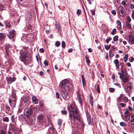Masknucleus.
Returning <instances> with one entry per match:
<instances>
[{"mask_svg":"<svg viewBox=\"0 0 134 134\" xmlns=\"http://www.w3.org/2000/svg\"><path fill=\"white\" fill-rule=\"evenodd\" d=\"M105 58L106 59L108 60V53H105Z\"/></svg>","mask_w":134,"mask_h":134,"instance_id":"nucleus-63","label":"nucleus"},{"mask_svg":"<svg viewBox=\"0 0 134 134\" xmlns=\"http://www.w3.org/2000/svg\"><path fill=\"white\" fill-rule=\"evenodd\" d=\"M126 26L127 27L129 28L130 29L131 27V24L128 22H126Z\"/></svg>","mask_w":134,"mask_h":134,"instance_id":"nucleus-36","label":"nucleus"},{"mask_svg":"<svg viewBox=\"0 0 134 134\" xmlns=\"http://www.w3.org/2000/svg\"><path fill=\"white\" fill-rule=\"evenodd\" d=\"M64 91L63 90L61 92V95L62 98L65 100H68L67 98L68 96V92L67 91Z\"/></svg>","mask_w":134,"mask_h":134,"instance_id":"nucleus-10","label":"nucleus"},{"mask_svg":"<svg viewBox=\"0 0 134 134\" xmlns=\"http://www.w3.org/2000/svg\"><path fill=\"white\" fill-rule=\"evenodd\" d=\"M62 113L63 114L65 115L67 114V111L66 110H62L61 111Z\"/></svg>","mask_w":134,"mask_h":134,"instance_id":"nucleus-48","label":"nucleus"},{"mask_svg":"<svg viewBox=\"0 0 134 134\" xmlns=\"http://www.w3.org/2000/svg\"><path fill=\"white\" fill-rule=\"evenodd\" d=\"M118 36H115L113 37V40L115 41H116L118 40Z\"/></svg>","mask_w":134,"mask_h":134,"instance_id":"nucleus-39","label":"nucleus"},{"mask_svg":"<svg viewBox=\"0 0 134 134\" xmlns=\"http://www.w3.org/2000/svg\"><path fill=\"white\" fill-rule=\"evenodd\" d=\"M116 11L115 10H113L111 11V13L113 15H115L116 14Z\"/></svg>","mask_w":134,"mask_h":134,"instance_id":"nucleus-57","label":"nucleus"},{"mask_svg":"<svg viewBox=\"0 0 134 134\" xmlns=\"http://www.w3.org/2000/svg\"><path fill=\"white\" fill-rule=\"evenodd\" d=\"M1 134H6V132L5 131L3 130H1Z\"/></svg>","mask_w":134,"mask_h":134,"instance_id":"nucleus-55","label":"nucleus"},{"mask_svg":"<svg viewBox=\"0 0 134 134\" xmlns=\"http://www.w3.org/2000/svg\"><path fill=\"white\" fill-rule=\"evenodd\" d=\"M32 100L33 103L35 104H37L38 103L37 99L35 96H33L32 97Z\"/></svg>","mask_w":134,"mask_h":134,"instance_id":"nucleus-17","label":"nucleus"},{"mask_svg":"<svg viewBox=\"0 0 134 134\" xmlns=\"http://www.w3.org/2000/svg\"><path fill=\"white\" fill-rule=\"evenodd\" d=\"M71 109L70 110L69 114L72 113L77 115L79 113V110L76 105H72L70 106Z\"/></svg>","mask_w":134,"mask_h":134,"instance_id":"nucleus-4","label":"nucleus"},{"mask_svg":"<svg viewBox=\"0 0 134 134\" xmlns=\"http://www.w3.org/2000/svg\"><path fill=\"white\" fill-rule=\"evenodd\" d=\"M119 77L121 79H122L123 82L125 83H126L129 81L128 76L123 74H120Z\"/></svg>","mask_w":134,"mask_h":134,"instance_id":"nucleus-6","label":"nucleus"},{"mask_svg":"<svg viewBox=\"0 0 134 134\" xmlns=\"http://www.w3.org/2000/svg\"><path fill=\"white\" fill-rule=\"evenodd\" d=\"M6 80L8 83L10 84L15 81V78H14V77L12 78L10 77H8L6 78Z\"/></svg>","mask_w":134,"mask_h":134,"instance_id":"nucleus-14","label":"nucleus"},{"mask_svg":"<svg viewBox=\"0 0 134 134\" xmlns=\"http://www.w3.org/2000/svg\"><path fill=\"white\" fill-rule=\"evenodd\" d=\"M44 64L46 66L48 65V64L47 61V60H45L44 62Z\"/></svg>","mask_w":134,"mask_h":134,"instance_id":"nucleus-53","label":"nucleus"},{"mask_svg":"<svg viewBox=\"0 0 134 134\" xmlns=\"http://www.w3.org/2000/svg\"><path fill=\"white\" fill-rule=\"evenodd\" d=\"M11 119L12 122H14L15 121V115H13L11 116Z\"/></svg>","mask_w":134,"mask_h":134,"instance_id":"nucleus-30","label":"nucleus"},{"mask_svg":"<svg viewBox=\"0 0 134 134\" xmlns=\"http://www.w3.org/2000/svg\"><path fill=\"white\" fill-rule=\"evenodd\" d=\"M62 47L63 48H64L65 47V43L64 41H63L62 42Z\"/></svg>","mask_w":134,"mask_h":134,"instance_id":"nucleus-40","label":"nucleus"},{"mask_svg":"<svg viewBox=\"0 0 134 134\" xmlns=\"http://www.w3.org/2000/svg\"><path fill=\"white\" fill-rule=\"evenodd\" d=\"M38 119L40 122L43 123L45 122V118L42 115H39L38 116Z\"/></svg>","mask_w":134,"mask_h":134,"instance_id":"nucleus-13","label":"nucleus"},{"mask_svg":"<svg viewBox=\"0 0 134 134\" xmlns=\"http://www.w3.org/2000/svg\"><path fill=\"white\" fill-rule=\"evenodd\" d=\"M127 20L129 22H130L131 19L129 16H127Z\"/></svg>","mask_w":134,"mask_h":134,"instance_id":"nucleus-61","label":"nucleus"},{"mask_svg":"<svg viewBox=\"0 0 134 134\" xmlns=\"http://www.w3.org/2000/svg\"><path fill=\"white\" fill-rule=\"evenodd\" d=\"M86 114L87 118H91L90 113L88 112L87 110L86 111Z\"/></svg>","mask_w":134,"mask_h":134,"instance_id":"nucleus-28","label":"nucleus"},{"mask_svg":"<svg viewBox=\"0 0 134 134\" xmlns=\"http://www.w3.org/2000/svg\"><path fill=\"white\" fill-rule=\"evenodd\" d=\"M127 88H129L130 90L132 89V83L131 82H129L127 83Z\"/></svg>","mask_w":134,"mask_h":134,"instance_id":"nucleus-20","label":"nucleus"},{"mask_svg":"<svg viewBox=\"0 0 134 134\" xmlns=\"http://www.w3.org/2000/svg\"><path fill=\"white\" fill-rule=\"evenodd\" d=\"M121 73H122L123 74L127 72L126 69H125L123 68H121Z\"/></svg>","mask_w":134,"mask_h":134,"instance_id":"nucleus-27","label":"nucleus"},{"mask_svg":"<svg viewBox=\"0 0 134 134\" xmlns=\"http://www.w3.org/2000/svg\"><path fill=\"white\" fill-rule=\"evenodd\" d=\"M20 60L23 62L27 61L28 59L27 52L26 51H24L22 53L19 57Z\"/></svg>","mask_w":134,"mask_h":134,"instance_id":"nucleus-3","label":"nucleus"},{"mask_svg":"<svg viewBox=\"0 0 134 134\" xmlns=\"http://www.w3.org/2000/svg\"><path fill=\"white\" fill-rule=\"evenodd\" d=\"M9 103L10 104V105H15L16 103V101H11L10 103Z\"/></svg>","mask_w":134,"mask_h":134,"instance_id":"nucleus-47","label":"nucleus"},{"mask_svg":"<svg viewBox=\"0 0 134 134\" xmlns=\"http://www.w3.org/2000/svg\"><path fill=\"white\" fill-rule=\"evenodd\" d=\"M25 115L27 116H30L33 113L32 111L30 109L26 108L24 111Z\"/></svg>","mask_w":134,"mask_h":134,"instance_id":"nucleus-7","label":"nucleus"},{"mask_svg":"<svg viewBox=\"0 0 134 134\" xmlns=\"http://www.w3.org/2000/svg\"><path fill=\"white\" fill-rule=\"evenodd\" d=\"M82 84L83 86L85 85L86 84V81L85 80V79H83V80H82Z\"/></svg>","mask_w":134,"mask_h":134,"instance_id":"nucleus-64","label":"nucleus"},{"mask_svg":"<svg viewBox=\"0 0 134 134\" xmlns=\"http://www.w3.org/2000/svg\"><path fill=\"white\" fill-rule=\"evenodd\" d=\"M118 9L119 11V12L120 14V15L122 17L124 16L125 14V9L122 7L120 6L118 7Z\"/></svg>","mask_w":134,"mask_h":134,"instance_id":"nucleus-8","label":"nucleus"},{"mask_svg":"<svg viewBox=\"0 0 134 134\" xmlns=\"http://www.w3.org/2000/svg\"><path fill=\"white\" fill-rule=\"evenodd\" d=\"M77 97L78 100L81 105H82V100L81 98V94L79 91H78L77 92Z\"/></svg>","mask_w":134,"mask_h":134,"instance_id":"nucleus-9","label":"nucleus"},{"mask_svg":"<svg viewBox=\"0 0 134 134\" xmlns=\"http://www.w3.org/2000/svg\"><path fill=\"white\" fill-rule=\"evenodd\" d=\"M111 40V38L110 37H108L106 40V42L107 43H108Z\"/></svg>","mask_w":134,"mask_h":134,"instance_id":"nucleus-51","label":"nucleus"},{"mask_svg":"<svg viewBox=\"0 0 134 134\" xmlns=\"http://www.w3.org/2000/svg\"><path fill=\"white\" fill-rule=\"evenodd\" d=\"M6 26L8 27H9L10 26V23L8 22H6L5 23Z\"/></svg>","mask_w":134,"mask_h":134,"instance_id":"nucleus-42","label":"nucleus"},{"mask_svg":"<svg viewBox=\"0 0 134 134\" xmlns=\"http://www.w3.org/2000/svg\"><path fill=\"white\" fill-rule=\"evenodd\" d=\"M59 86L62 89H64L65 91L69 90L72 88V85L69 81L65 79L61 82Z\"/></svg>","mask_w":134,"mask_h":134,"instance_id":"nucleus-1","label":"nucleus"},{"mask_svg":"<svg viewBox=\"0 0 134 134\" xmlns=\"http://www.w3.org/2000/svg\"><path fill=\"white\" fill-rule=\"evenodd\" d=\"M5 37V35L3 33H0V41L3 40Z\"/></svg>","mask_w":134,"mask_h":134,"instance_id":"nucleus-18","label":"nucleus"},{"mask_svg":"<svg viewBox=\"0 0 134 134\" xmlns=\"http://www.w3.org/2000/svg\"><path fill=\"white\" fill-rule=\"evenodd\" d=\"M114 84L115 85L117 86L118 87H119L120 88V85L118 83H114Z\"/></svg>","mask_w":134,"mask_h":134,"instance_id":"nucleus-58","label":"nucleus"},{"mask_svg":"<svg viewBox=\"0 0 134 134\" xmlns=\"http://www.w3.org/2000/svg\"><path fill=\"white\" fill-rule=\"evenodd\" d=\"M69 118L71 120H72V118L74 121L77 120L78 121H79L80 120V117L79 115H75L72 113H70L69 114Z\"/></svg>","mask_w":134,"mask_h":134,"instance_id":"nucleus-5","label":"nucleus"},{"mask_svg":"<svg viewBox=\"0 0 134 134\" xmlns=\"http://www.w3.org/2000/svg\"><path fill=\"white\" fill-rule=\"evenodd\" d=\"M30 100V98L29 97H26L24 98L23 100L24 102L27 103V102L29 101Z\"/></svg>","mask_w":134,"mask_h":134,"instance_id":"nucleus-23","label":"nucleus"},{"mask_svg":"<svg viewBox=\"0 0 134 134\" xmlns=\"http://www.w3.org/2000/svg\"><path fill=\"white\" fill-rule=\"evenodd\" d=\"M120 125L123 127H125L126 126V124L124 122H121L120 123Z\"/></svg>","mask_w":134,"mask_h":134,"instance_id":"nucleus-32","label":"nucleus"},{"mask_svg":"<svg viewBox=\"0 0 134 134\" xmlns=\"http://www.w3.org/2000/svg\"><path fill=\"white\" fill-rule=\"evenodd\" d=\"M48 130L51 133H53L54 132V129L53 126H52L51 127L49 128Z\"/></svg>","mask_w":134,"mask_h":134,"instance_id":"nucleus-25","label":"nucleus"},{"mask_svg":"<svg viewBox=\"0 0 134 134\" xmlns=\"http://www.w3.org/2000/svg\"><path fill=\"white\" fill-rule=\"evenodd\" d=\"M116 32V29H114L111 31V33L113 35L115 34Z\"/></svg>","mask_w":134,"mask_h":134,"instance_id":"nucleus-38","label":"nucleus"},{"mask_svg":"<svg viewBox=\"0 0 134 134\" xmlns=\"http://www.w3.org/2000/svg\"><path fill=\"white\" fill-rule=\"evenodd\" d=\"M87 121L88 124L89 125H92V122L91 121V118H87Z\"/></svg>","mask_w":134,"mask_h":134,"instance_id":"nucleus-31","label":"nucleus"},{"mask_svg":"<svg viewBox=\"0 0 134 134\" xmlns=\"http://www.w3.org/2000/svg\"><path fill=\"white\" fill-rule=\"evenodd\" d=\"M15 32L14 30H12L10 31L9 36V37L10 39L13 38L15 36Z\"/></svg>","mask_w":134,"mask_h":134,"instance_id":"nucleus-15","label":"nucleus"},{"mask_svg":"<svg viewBox=\"0 0 134 134\" xmlns=\"http://www.w3.org/2000/svg\"><path fill=\"white\" fill-rule=\"evenodd\" d=\"M129 42L130 44H134V36L130 35L129 36Z\"/></svg>","mask_w":134,"mask_h":134,"instance_id":"nucleus-12","label":"nucleus"},{"mask_svg":"<svg viewBox=\"0 0 134 134\" xmlns=\"http://www.w3.org/2000/svg\"><path fill=\"white\" fill-rule=\"evenodd\" d=\"M27 124L29 125H33L35 122V120L34 118H30L27 120Z\"/></svg>","mask_w":134,"mask_h":134,"instance_id":"nucleus-11","label":"nucleus"},{"mask_svg":"<svg viewBox=\"0 0 134 134\" xmlns=\"http://www.w3.org/2000/svg\"><path fill=\"white\" fill-rule=\"evenodd\" d=\"M109 90L110 92H114L115 91V89L112 88H110L109 89Z\"/></svg>","mask_w":134,"mask_h":134,"instance_id":"nucleus-44","label":"nucleus"},{"mask_svg":"<svg viewBox=\"0 0 134 134\" xmlns=\"http://www.w3.org/2000/svg\"><path fill=\"white\" fill-rule=\"evenodd\" d=\"M116 24L119 25L120 26L119 28H121V23L120 21L119 20H118L116 22Z\"/></svg>","mask_w":134,"mask_h":134,"instance_id":"nucleus-37","label":"nucleus"},{"mask_svg":"<svg viewBox=\"0 0 134 134\" xmlns=\"http://www.w3.org/2000/svg\"><path fill=\"white\" fill-rule=\"evenodd\" d=\"M99 85H98L97 86V91L98 93H100V91L99 90Z\"/></svg>","mask_w":134,"mask_h":134,"instance_id":"nucleus-52","label":"nucleus"},{"mask_svg":"<svg viewBox=\"0 0 134 134\" xmlns=\"http://www.w3.org/2000/svg\"><path fill=\"white\" fill-rule=\"evenodd\" d=\"M128 57V54H126L124 56V57L123 58L124 61L125 62H126L127 61V58Z\"/></svg>","mask_w":134,"mask_h":134,"instance_id":"nucleus-24","label":"nucleus"},{"mask_svg":"<svg viewBox=\"0 0 134 134\" xmlns=\"http://www.w3.org/2000/svg\"><path fill=\"white\" fill-rule=\"evenodd\" d=\"M109 56L110 57H112L114 55V54L112 52L109 51Z\"/></svg>","mask_w":134,"mask_h":134,"instance_id":"nucleus-41","label":"nucleus"},{"mask_svg":"<svg viewBox=\"0 0 134 134\" xmlns=\"http://www.w3.org/2000/svg\"><path fill=\"white\" fill-rule=\"evenodd\" d=\"M81 13V11L80 9H78L77 12V15H80Z\"/></svg>","mask_w":134,"mask_h":134,"instance_id":"nucleus-50","label":"nucleus"},{"mask_svg":"<svg viewBox=\"0 0 134 134\" xmlns=\"http://www.w3.org/2000/svg\"><path fill=\"white\" fill-rule=\"evenodd\" d=\"M16 98L14 96H11L10 97L9 103H10L11 101H16Z\"/></svg>","mask_w":134,"mask_h":134,"instance_id":"nucleus-19","label":"nucleus"},{"mask_svg":"<svg viewBox=\"0 0 134 134\" xmlns=\"http://www.w3.org/2000/svg\"><path fill=\"white\" fill-rule=\"evenodd\" d=\"M62 122V121L61 119H59L58 120V124L59 125H60Z\"/></svg>","mask_w":134,"mask_h":134,"instance_id":"nucleus-60","label":"nucleus"},{"mask_svg":"<svg viewBox=\"0 0 134 134\" xmlns=\"http://www.w3.org/2000/svg\"><path fill=\"white\" fill-rule=\"evenodd\" d=\"M56 28L58 30H59L60 29V24H56L55 25Z\"/></svg>","mask_w":134,"mask_h":134,"instance_id":"nucleus-35","label":"nucleus"},{"mask_svg":"<svg viewBox=\"0 0 134 134\" xmlns=\"http://www.w3.org/2000/svg\"><path fill=\"white\" fill-rule=\"evenodd\" d=\"M1 111H4L5 110V106L4 104H2L1 105Z\"/></svg>","mask_w":134,"mask_h":134,"instance_id":"nucleus-29","label":"nucleus"},{"mask_svg":"<svg viewBox=\"0 0 134 134\" xmlns=\"http://www.w3.org/2000/svg\"><path fill=\"white\" fill-rule=\"evenodd\" d=\"M59 86L62 89H64L65 91L69 90L72 88V85L69 81L65 79L61 82Z\"/></svg>","mask_w":134,"mask_h":134,"instance_id":"nucleus-2","label":"nucleus"},{"mask_svg":"<svg viewBox=\"0 0 134 134\" xmlns=\"http://www.w3.org/2000/svg\"><path fill=\"white\" fill-rule=\"evenodd\" d=\"M4 7L3 5L1 4H0V10H3L4 9Z\"/></svg>","mask_w":134,"mask_h":134,"instance_id":"nucleus-56","label":"nucleus"},{"mask_svg":"<svg viewBox=\"0 0 134 134\" xmlns=\"http://www.w3.org/2000/svg\"><path fill=\"white\" fill-rule=\"evenodd\" d=\"M114 63L115 65L116 68L118 69L119 68V62L118 60L116 59L114 61Z\"/></svg>","mask_w":134,"mask_h":134,"instance_id":"nucleus-16","label":"nucleus"},{"mask_svg":"<svg viewBox=\"0 0 134 134\" xmlns=\"http://www.w3.org/2000/svg\"><path fill=\"white\" fill-rule=\"evenodd\" d=\"M134 60V58L132 56H131L129 58V61L130 62H133Z\"/></svg>","mask_w":134,"mask_h":134,"instance_id":"nucleus-43","label":"nucleus"},{"mask_svg":"<svg viewBox=\"0 0 134 134\" xmlns=\"http://www.w3.org/2000/svg\"><path fill=\"white\" fill-rule=\"evenodd\" d=\"M2 120L3 122H8L9 121V118L7 117L3 118L2 119Z\"/></svg>","mask_w":134,"mask_h":134,"instance_id":"nucleus-22","label":"nucleus"},{"mask_svg":"<svg viewBox=\"0 0 134 134\" xmlns=\"http://www.w3.org/2000/svg\"><path fill=\"white\" fill-rule=\"evenodd\" d=\"M10 108L8 106H5V112L7 113L8 112L10 111Z\"/></svg>","mask_w":134,"mask_h":134,"instance_id":"nucleus-26","label":"nucleus"},{"mask_svg":"<svg viewBox=\"0 0 134 134\" xmlns=\"http://www.w3.org/2000/svg\"><path fill=\"white\" fill-rule=\"evenodd\" d=\"M121 4L122 5H124L125 7L127 6V5L126 4L125 1H123L121 2Z\"/></svg>","mask_w":134,"mask_h":134,"instance_id":"nucleus-49","label":"nucleus"},{"mask_svg":"<svg viewBox=\"0 0 134 134\" xmlns=\"http://www.w3.org/2000/svg\"><path fill=\"white\" fill-rule=\"evenodd\" d=\"M130 115L129 114H126L125 116V119H130Z\"/></svg>","mask_w":134,"mask_h":134,"instance_id":"nucleus-45","label":"nucleus"},{"mask_svg":"<svg viewBox=\"0 0 134 134\" xmlns=\"http://www.w3.org/2000/svg\"><path fill=\"white\" fill-rule=\"evenodd\" d=\"M129 111L128 109H127L124 112V114H129Z\"/></svg>","mask_w":134,"mask_h":134,"instance_id":"nucleus-62","label":"nucleus"},{"mask_svg":"<svg viewBox=\"0 0 134 134\" xmlns=\"http://www.w3.org/2000/svg\"><path fill=\"white\" fill-rule=\"evenodd\" d=\"M123 100L124 102L126 103L128 102V99L127 97H125L123 98Z\"/></svg>","mask_w":134,"mask_h":134,"instance_id":"nucleus-33","label":"nucleus"},{"mask_svg":"<svg viewBox=\"0 0 134 134\" xmlns=\"http://www.w3.org/2000/svg\"><path fill=\"white\" fill-rule=\"evenodd\" d=\"M105 49L107 50H108L110 48V46H108V45H105Z\"/></svg>","mask_w":134,"mask_h":134,"instance_id":"nucleus-59","label":"nucleus"},{"mask_svg":"<svg viewBox=\"0 0 134 134\" xmlns=\"http://www.w3.org/2000/svg\"><path fill=\"white\" fill-rule=\"evenodd\" d=\"M55 44L56 46L58 47L60 46V43L59 41H57L56 42Z\"/></svg>","mask_w":134,"mask_h":134,"instance_id":"nucleus-46","label":"nucleus"},{"mask_svg":"<svg viewBox=\"0 0 134 134\" xmlns=\"http://www.w3.org/2000/svg\"><path fill=\"white\" fill-rule=\"evenodd\" d=\"M130 122L131 124L134 125V115H132L131 117Z\"/></svg>","mask_w":134,"mask_h":134,"instance_id":"nucleus-21","label":"nucleus"},{"mask_svg":"<svg viewBox=\"0 0 134 134\" xmlns=\"http://www.w3.org/2000/svg\"><path fill=\"white\" fill-rule=\"evenodd\" d=\"M85 58L86 60V63L88 65H89V63L90 62V60L87 57H85Z\"/></svg>","mask_w":134,"mask_h":134,"instance_id":"nucleus-34","label":"nucleus"},{"mask_svg":"<svg viewBox=\"0 0 134 134\" xmlns=\"http://www.w3.org/2000/svg\"><path fill=\"white\" fill-rule=\"evenodd\" d=\"M56 97L58 99L59 98V93L58 92H56Z\"/></svg>","mask_w":134,"mask_h":134,"instance_id":"nucleus-54","label":"nucleus"}]
</instances>
